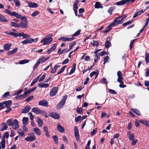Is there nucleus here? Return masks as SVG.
I'll list each match as a JSON object with an SVG mask.
<instances>
[{
  "instance_id": "f257e3e1",
  "label": "nucleus",
  "mask_w": 149,
  "mask_h": 149,
  "mask_svg": "<svg viewBox=\"0 0 149 149\" xmlns=\"http://www.w3.org/2000/svg\"><path fill=\"white\" fill-rule=\"evenodd\" d=\"M4 12L11 16H14L19 19L22 18V15L19 14L15 11H13L11 12L8 9H6L4 11Z\"/></svg>"
},
{
  "instance_id": "f03ea898",
  "label": "nucleus",
  "mask_w": 149,
  "mask_h": 149,
  "mask_svg": "<svg viewBox=\"0 0 149 149\" xmlns=\"http://www.w3.org/2000/svg\"><path fill=\"white\" fill-rule=\"evenodd\" d=\"M20 19H24V21H22L19 23V28L21 27L22 29L27 28L28 26V22L26 17L22 16V18Z\"/></svg>"
},
{
  "instance_id": "7ed1b4c3",
  "label": "nucleus",
  "mask_w": 149,
  "mask_h": 149,
  "mask_svg": "<svg viewBox=\"0 0 149 149\" xmlns=\"http://www.w3.org/2000/svg\"><path fill=\"white\" fill-rule=\"evenodd\" d=\"M67 98V95H65L63 97L61 101L57 104L56 106V108L58 109H60L61 108L63 107L64 105L65 102Z\"/></svg>"
},
{
  "instance_id": "20e7f679",
  "label": "nucleus",
  "mask_w": 149,
  "mask_h": 149,
  "mask_svg": "<svg viewBox=\"0 0 149 149\" xmlns=\"http://www.w3.org/2000/svg\"><path fill=\"white\" fill-rule=\"evenodd\" d=\"M136 0H122L119 1L118 2L115 3L114 5L118 6H123L126 4H129L130 2L132 3Z\"/></svg>"
},
{
  "instance_id": "39448f33",
  "label": "nucleus",
  "mask_w": 149,
  "mask_h": 149,
  "mask_svg": "<svg viewBox=\"0 0 149 149\" xmlns=\"http://www.w3.org/2000/svg\"><path fill=\"white\" fill-rule=\"evenodd\" d=\"M52 34H50L47 35L46 37H44V42L43 43V45L49 44L52 41Z\"/></svg>"
},
{
  "instance_id": "423d86ee",
  "label": "nucleus",
  "mask_w": 149,
  "mask_h": 149,
  "mask_svg": "<svg viewBox=\"0 0 149 149\" xmlns=\"http://www.w3.org/2000/svg\"><path fill=\"white\" fill-rule=\"evenodd\" d=\"M29 135H31L30 136H27L25 138V140L29 142H32L36 139L35 135L33 133H31L30 134H29Z\"/></svg>"
},
{
  "instance_id": "0eeeda50",
  "label": "nucleus",
  "mask_w": 149,
  "mask_h": 149,
  "mask_svg": "<svg viewBox=\"0 0 149 149\" xmlns=\"http://www.w3.org/2000/svg\"><path fill=\"white\" fill-rule=\"evenodd\" d=\"M17 36L19 37H22V38L24 39L29 38L30 36L27 34L23 32H17L16 33L15 38H16Z\"/></svg>"
},
{
  "instance_id": "6e6552de",
  "label": "nucleus",
  "mask_w": 149,
  "mask_h": 149,
  "mask_svg": "<svg viewBox=\"0 0 149 149\" xmlns=\"http://www.w3.org/2000/svg\"><path fill=\"white\" fill-rule=\"evenodd\" d=\"M32 111L38 115L42 114L45 112V111H43L42 110H40L38 108L35 107H33L32 109Z\"/></svg>"
},
{
  "instance_id": "1a4fd4ad",
  "label": "nucleus",
  "mask_w": 149,
  "mask_h": 149,
  "mask_svg": "<svg viewBox=\"0 0 149 149\" xmlns=\"http://www.w3.org/2000/svg\"><path fill=\"white\" fill-rule=\"evenodd\" d=\"M58 87L56 86H55L52 88L50 91V96L53 97L56 95L58 91Z\"/></svg>"
},
{
  "instance_id": "9d476101",
  "label": "nucleus",
  "mask_w": 149,
  "mask_h": 149,
  "mask_svg": "<svg viewBox=\"0 0 149 149\" xmlns=\"http://www.w3.org/2000/svg\"><path fill=\"white\" fill-rule=\"evenodd\" d=\"M11 126H12V129L14 130H16L19 127L18 121L16 119H15L14 120Z\"/></svg>"
},
{
  "instance_id": "9b49d317",
  "label": "nucleus",
  "mask_w": 149,
  "mask_h": 149,
  "mask_svg": "<svg viewBox=\"0 0 149 149\" xmlns=\"http://www.w3.org/2000/svg\"><path fill=\"white\" fill-rule=\"evenodd\" d=\"M49 116L55 119H59L60 118V115L56 112H51L49 114Z\"/></svg>"
},
{
  "instance_id": "f8f14e48",
  "label": "nucleus",
  "mask_w": 149,
  "mask_h": 149,
  "mask_svg": "<svg viewBox=\"0 0 149 149\" xmlns=\"http://www.w3.org/2000/svg\"><path fill=\"white\" fill-rule=\"evenodd\" d=\"M26 39L22 42L23 44H25L28 43H31L33 41V39L32 38H27Z\"/></svg>"
},
{
  "instance_id": "ddd939ff",
  "label": "nucleus",
  "mask_w": 149,
  "mask_h": 149,
  "mask_svg": "<svg viewBox=\"0 0 149 149\" xmlns=\"http://www.w3.org/2000/svg\"><path fill=\"white\" fill-rule=\"evenodd\" d=\"M38 104L39 105L46 107L48 106V103L44 99L40 101L39 102Z\"/></svg>"
},
{
  "instance_id": "4468645a",
  "label": "nucleus",
  "mask_w": 149,
  "mask_h": 149,
  "mask_svg": "<svg viewBox=\"0 0 149 149\" xmlns=\"http://www.w3.org/2000/svg\"><path fill=\"white\" fill-rule=\"evenodd\" d=\"M121 18V17H117L116 19H114L113 21L112 22V23H114L113 24L114 26L119 24H122V23L121 22V21L120 19H118Z\"/></svg>"
},
{
  "instance_id": "2eb2a0df",
  "label": "nucleus",
  "mask_w": 149,
  "mask_h": 149,
  "mask_svg": "<svg viewBox=\"0 0 149 149\" xmlns=\"http://www.w3.org/2000/svg\"><path fill=\"white\" fill-rule=\"evenodd\" d=\"M30 109L31 107L29 106H26L22 109V111H21V113H27L29 112Z\"/></svg>"
},
{
  "instance_id": "dca6fc26",
  "label": "nucleus",
  "mask_w": 149,
  "mask_h": 149,
  "mask_svg": "<svg viewBox=\"0 0 149 149\" xmlns=\"http://www.w3.org/2000/svg\"><path fill=\"white\" fill-rule=\"evenodd\" d=\"M29 6L31 8H36L38 7V5L35 2H29L28 3Z\"/></svg>"
},
{
  "instance_id": "f3484780",
  "label": "nucleus",
  "mask_w": 149,
  "mask_h": 149,
  "mask_svg": "<svg viewBox=\"0 0 149 149\" xmlns=\"http://www.w3.org/2000/svg\"><path fill=\"white\" fill-rule=\"evenodd\" d=\"M57 129L58 131L62 133H64L65 131L64 128L61 126L59 124L58 125Z\"/></svg>"
},
{
  "instance_id": "a211bd4d",
  "label": "nucleus",
  "mask_w": 149,
  "mask_h": 149,
  "mask_svg": "<svg viewBox=\"0 0 149 149\" xmlns=\"http://www.w3.org/2000/svg\"><path fill=\"white\" fill-rule=\"evenodd\" d=\"M3 105L5 104L6 107H10L12 104V101L10 100L5 101L3 102Z\"/></svg>"
},
{
  "instance_id": "6ab92c4d",
  "label": "nucleus",
  "mask_w": 149,
  "mask_h": 149,
  "mask_svg": "<svg viewBox=\"0 0 149 149\" xmlns=\"http://www.w3.org/2000/svg\"><path fill=\"white\" fill-rule=\"evenodd\" d=\"M17 48H14L13 50L8 51L7 53L8 56L11 55L15 53L17 51Z\"/></svg>"
},
{
  "instance_id": "aec40b11",
  "label": "nucleus",
  "mask_w": 149,
  "mask_h": 149,
  "mask_svg": "<svg viewBox=\"0 0 149 149\" xmlns=\"http://www.w3.org/2000/svg\"><path fill=\"white\" fill-rule=\"evenodd\" d=\"M76 42L74 41L69 44V49L67 51H66V52H67L71 50L72 49V47L76 44Z\"/></svg>"
},
{
  "instance_id": "412c9836",
  "label": "nucleus",
  "mask_w": 149,
  "mask_h": 149,
  "mask_svg": "<svg viewBox=\"0 0 149 149\" xmlns=\"http://www.w3.org/2000/svg\"><path fill=\"white\" fill-rule=\"evenodd\" d=\"M131 111L138 116H140L141 115L139 111L137 109L132 108Z\"/></svg>"
},
{
  "instance_id": "4be33fe9",
  "label": "nucleus",
  "mask_w": 149,
  "mask_h": 149,
  "mask_svg": "<svg viewBox=\"0 0 149 149\" xmlns=\"http://www.w3.org/2000/svg\"><path fill=\"white\" fill-rule=\"evenodd\" d=\"M38 86L40 88H47L49 86V84H45L43 82L39 83Z\"/></svg>"
},
{
  "instance_id": "5701e85b",
  "label": "nucleus",
  "mask_w": 149,
  "mask_h": 149,
  "mask_svg": "<svg viewBox=\"0 0 149 149\" xmlns=\"http://www.w3.org/2000/svg\"><path fill=\"white\" fill-rule=\"evenodd\" d=\"M56 44H54L52 45V47L48 50L47 53L50 54L51 52L54 51L56 49Z\"/></svg>"
},
{
  "instance_id": "b1692460",
  "label": "nucleus",
  "mask_w": 149,
  "mask_h": 149,
  "mask_svg": "<svg viewBox=\"0 0 149 149\" xmlns=\"http://www.w3.org/2000/svg\"><path fill=\"white\" fill-rule=\"evenodd\" d=\"M109 37L107 38V40L106 41L105 44V47L107 49H108L110 46H111V43L109 40H108V39L109 38Z\"/></svg>"
},
{
  "instance_id": "393cba45",
  "label": "nucleus",
  "mask_w": 149,
  "mask_h": 149,
  "mask_svg": "<svg viewBox=\"0 0 149 149\" xmlns=\"http://www.w3.org/2000/svg\"><path fill=\"white\" fill-rule=\"evenodd\" d=\"M49 58V57H48L47 58H45L44 57H42L40 58L38 60V62H39V64L41 63H42L43 62H45L46 60H47Z\"/></svg>"
},
{
  "instance_id": "a878e982",
  "label": "nucleus",
  "mask_w": 149,
  "mask_h": 149,
  "mask_svg": "<svg viewBox=\"0 0 149 149\" xmlns=\"http://www.w3.org/2000/svg\"><path fill=\"white\" fill-rule=\"evenodd\" d=\"M11 45V44L10 43H6L3 46L4 50L6 51L9 50L10 49Z\"/></svg>"
},
{
  "instance_id": "bb28decb",
  "label": "nucleus",
  "mask_w": 149,
  "mask_h": 149,
  "mask_svg": "<svg viewBox=\"0 0 149 149\" xmlns=\"http://www.w3.org/2000/svg\"><path fill=\"white\" fill-rule=\"evenodd\" d=\"M95 7V8L98 9L99 8H102L103 6L101 4L100 2H96L94 6Z\"/></svg>"
},
{
  "instance_id": "cd10ccee",
  "label": "nucleus",
  "mask_w": 149,
  "mask_h": 149,
  "mask_svg": "<svg viewBox=\"0 0 149 149\" xmlns=\"http://www.w3.org/2000/svg\"><path fill=\"white\" fill-rule=\"evenodd\" d=\"M37 122L38 123V125L39 127H41L43 124V122L40 118L38 117L37 118Z\"/></svg>"
},
{
  "instance_id": "c85d7f7f",
  "label": "nucleus",
  "mask_w": 149,
  "mask_h": 149,
  "mask_svg": "<svg viewBox=\"0 0 149 149\" xmlns=\"http://www.w3.org/2000/svg\"><path fill=\"white\" fill-rule=\"evenodd\" d=\"M0 21L7 22H8V20L2 15L0 14Z\"/></svg>"
},
{
  "instance_id": "c756f323",
  "label": "nucleus",
  "mask_w": 149,
  "mask_h": 149,
  "mask_svg": "<svg viewBox=\"0 0 149 149\" xmlns=\"http://www.w3.org/2000/svg\"><path fill=\"white\" fill-rule=\"evenodd\" d=\"M29 119L28 118L26 117H24L23 118L22 123L24 125H26L28 123V121Z\"/></svg>"
},
{
  "instance_id": "7c9ffc66",
  "label": "nucleus",
  "mask_w": 149,
  "mask_h": 149,
  "mask_svg": "<svg viewBox=\"0 0 149 149\" xmlns=\"http://www.w3.org/2000/svg\"><path fill=\"white\" fill-rule=\"evenodd\" d=\"M2 128L0 129L1 131H3L4 130H7L8 128L7 125L5 123H2Z\"/></svg>"
},
{
  "instance_id": "2f4dec72",
  "label": "nucleus",
  "mask_w": 149,
  "mask_h": 149,
  "mask_svg": "<svg viewBox=\"0 0 149 149\" xmlns=\"http://www.w3.org/2000/svg\"><path fill=\"white\" fill-rule=\"evenodd\" d=\"M33 131L37 134L39 136L41 134V131L37 127H35L33 129Z\"/></svg>"
},
{
  "instance_id": "473e14b6",
  "label": "nucleus",
  "mask_w": 149,
  "mask_h": 149,
  "mask_svg": "<svg viewBox=\"0 0 149 149\" xmlns=\"http://www.w3.org/2000/svg\"><path fill=\"white\" fill-rule=\"evenodd\" d=\"M144 12V11H143V10H142L136 12L134 14V15L133 16V18H135L136 17L138 16L141 13H143Z\"/></svg>"
},
{
  "instance_id": "72a5a7b5",
  "label": "nucleus",
  "mask_w": 149,
  "mask_h": 149,
  "mask_svg": "<svg viewBox=\"0 0 149 149\" xmlns=\"http://www.w3.org/2000/svg\"><path fill=\"white\" fill-rule=\"evenodd\" d=\"M115 9V7L114 6H111L108 9L107 11L110 15H111L112 14V12Z\"/></svg>"
},
{
  "instance_id": "f704fd0d",
  "label": "nucleus",
  "mask_w": 149,
  "mask_h": 149,
  "mask_svg": "<svg viewBox=\"0 0 149 149\" xmlns=\"http://www.w3.org/2000/svg\"><path fill=\"white\" fill-rule=\"evenodd\" d=\"M145 61L146 63L148 64L149 63V53L147 52L146 53Z\"/></svg>"
},
{
  "instance_id": "c9c22d12",
  "label": "nucleus",
  "mask_w": 149,
  "mask_h": 149,
  "mask_svg": "<svg viewBox=\"0 0 149 149\" xmlns=\"http://www.w3.org/2000/svg\"><path fill=\"white\" fill-rule=\"evenodd\" d=\"M91 45L94 46H98L99 45V43L96 40H94L92 42H91Z\"/></svg>"
},
{
  "instance_id": "e433bc0d",
  "label": "nucleus",
  "mask_w": 149,
  "mask_h": 149,
  "mask_svg": "<svg viewBox=\"0 0 149 149\" xmlns=\"http://www.w3.org/2000/svg\"><path fill=\"white\" fill-rule=\"evenodd\" d=\"M10 23V25L11 26H14L17 28H19V24L13 22H11Z\"/></svg>"
},
{
  "instance_id": "4c0bfd02",
  "label": "nucleus",
  "mask_w": 149,
  "mask_h": 149,
  "mask_svg": "<svg viewBox=\"0 0 149 149\" xmlns=\"http://www.w3.org/2000/svg\"><path fill=\"white\" fill-rule=\"evenodd\" d=\"M29 61V60L27 59H24L20 61H19V64H23L26 63H28Z\"/></svg>"
},
{
  "instance_id": "58836bf2",
  "label": "nucleus",
  "mask_w": 149,
  "mask_h": 149,
  "mask_svg": "<svg viewBox=\"0 0 149 149\" xmlns=\"http://www.w3.org/2000/svg\"><path fill=\"white\" fill-rule=\"evenodd\" d=\"M10 92H7L4 93L2 95V97L3 98H6L9 96H10Z\"/></svg>"
},
{
  "instance_id": "ea45409f",
  "label": "nucleus",
  "mask_w": 149,
  "mask_h": 149,
  "mask_svg": "<svg viewBox=\"0 0 149 149\" xmlns=\"http://www.w3.org/2000/svg\"><path fill=\"white\" fill-rule=\"evenodd\" d=\"M81 31L79 30L76 31L74 34L72 35V37H74L78 36L80 34Z\"/></svg>"
},
{
  "instance_id": "a19ab883",
  "label": "nucleus",
  "mask_w": 149,
  "mask_h": 149,
  "mask_svg": "<svg viewBox=\"0 0 149 149\" xmlns=\"http://www.w3.org/2000/svg\"><path fill=\"white\" fill-rule=\"evenodd\" d=\"M66 67L67 66L66 65H65L59 71L57 72V74L58 75L62 73L64 71Z\"/></svg>"
},
{
  "instance_id": "79ce46f5",
  "label": "nucleus",
  "mask_w": 149,
  "mask_h": 149,
  "mask_svg": "<svg viewBox=\"0 0 149 149\" xmlns=\"http://www.w3.org/2000/svg\"><path fill=\"white\" fill-rule=\"evenodd\" d=\"M5 139L4 138H3L1 142V147L3 149H4L5 147Z\"/></svg>"
},
{
  "instance_id": "37998d69",
  "label": "nucleus",
  "mask_w": 149,
  "mask_h": 149,
  "mask_svg": "<svg viewBox=\"0 0 149 149\" xmlns=\"http://www.w3.org/2000/svg\"><path fill=\"white\" fill-rule=\"evenodd\" d=\"M25 97L24 95L23 94L21 95H19L16 96L15 98L17 100H19L21 99L22 98H24Z\"/></svg>"
},
{
  "instance_id": "c03bdc74",
  "label": "nucleus",
  "mask_w": 149,
  "mask_h": 149,
  "mask_svg": "<svg viewBox=\"0 0 149 149\" xmlns=\"http://www.w3.org/2000/svg\"><path fill=\"white\" fill-rule=\"evenodd\" d=\"M13 122L12 119H9L6 121V123L9 126H11Z\"/></svg>"
},
{
  "instance_id": "a18cd8bd",
  "label": "nucleus",
  "mask_w": 149,
  "mask_h": 149,
  "mask_svg": "<svg viewBox=\"0 0 149 149\" xmlns=\"http://www.w3.org/2000/svg\"><path fill=\"white\" fill-rule=\"evenodd\" d=\"M137 39H134L133 40H132L131 41L130 43V50H132V47H133V43Z\"/></svg>"
},
{
  "instance_id": "49530a36",
  "label": "nucleus",
  "mask_w": 149,
  "mask_h": 149,
  "mask_svg": "<svg viewBox=\"0 0 149 149\" xmlns=\"http://www.w3.org/2000/svg\"><path fill=\"white\" fill-rule=\"evenodd\" d=\"M74 136L79 135V132L78 129L77 127L76 126H75L74 127Z\"/></svg>"
},
{
  "instance_id": "de8ad7c7",
  "label": "nucleus",
  "mask_w": 149,
  "mask_h": 149,
  "mask_svg": "<svg viewBox=\"0 0 149 149\" xmlns=\"http://www.w3.org/2000/svg\"><path fill=\"white\" fill-rule=\"evenodd\" d=\"M83 110V109L81 107L79 108L78 107L76 109V111L78 114H82Z\"/></svg>"
},
{
  "instance_id": "09e8293b",
  "label": "nucleus",
  "mask_w": 149,
  "mask_h": 149,
  "mask_svg": "<svg viewBox=\"0 0 149 149\" xmlns=\"http://www.w3.org/2000/svg\"><path fill=\"white\" fill-rule=\"evenodd\" d=\"M113 24L114 23H111L106 28V29L107 30H109V31L111 29V26H114Z\"/></svg>"
},
{
  "instance_id": "8fccbe9b",
  "label": "nucleus",
  "mask_w": 149,
  "mask_h": 149,
  "mask_svg": "<svg viewBox=\"0 0 149 149\" xmlns=\"http://www.w3.org/2000/svg\"><path fill=\"white\" fill-rule=\"evenodd\" d=\"M13 1L16 6L18 7L20 6V3L19 0H13Z\"/></svg>"
},
{
  "instance_id": "3c124183",
  "label": "nucleus",
  "mask_w": 149,
  "mask_h": 149,
  "mask_svg": "<svg viewBox=\"0 0 149 149\" xmlns=\"http://www.w3.org/2000/svg\"><path fill=\"white\" fill-rule=\"evenodd\" d=\"M134 135L133 133L129 134V139L130 141H132L134 139Z\"/></svg>"
},
{
  "instance_id": "603ef678",
  "label": "nucleus",
  "mask_w": 149,
  "mask_h": 149,
  "mask_svg": "<svg viewBox=\"0 0 149 149\" xmlns=\"http://www.w3.org/2000/svg\"><path fill=\"white\" fill-rule=\"evenodd\" d=\"M134 20H131L129 21L126 22H125L123 23L122 26H126L127 25H128L130 24L132 22H133Z\"/></svg>"
},
{
  "instance_id": "864d4df0",
  "label": "nucleus",
  "mask_w": 149,
  "mask_h": 149,
  "mask_svg": "<svg viewBox=\"0 0 149 149\" xmlns=\"http://www.w3.org/2000/svg\"><path fill=\"white\" fill-rule=\"evenodd\" d=\"M108 90L110 94L114 95L117 94L116 92L114 90L109 89H108Z\"/></svg>"
},
{
  "instance_id": "5fc2aeb1",
  "label": "nucleus",
  "mask_w": 149,
  "mask_h": 149,
  "mask_svg": "<svg viewBox=\"0 0 149 149\" xmlns=\"http://www.w3.org/2000/svg\"><path fill=\"white\" fill-rule=\"evenodd\" d=\"M53 138L54 140L55 143L56 144H57L58 143V137L56 135L53 136Z\"/></svg>"
},
{
  "instance_id": "6e6d98bb",
  "label": "nucleus",
  "mask_w": 149,
  "mask_h": 149,
  "mask_svg": "<svg viewBox=\"0 0 149 149\" xmlns=\"http://www.w3.org/2000/svg\"><path fill=\"white\" fill-rule=\"evenodd\" d=\"M31 92L28 89L23 94L24 95V97H27V96L29 95V93Z\"/></svg>"
},
{
  "instance_id": "4d7b16f0",
  "label": "nucleus",
  "mask_w": 149,
  "mask_h": 149,
  "mask_svg": "<svg viewBox=\"0 0 149 149\" xmlns=\"http://www.w3.org/2000/svg\"><path fill=\"white\" fill-rule=\"evenodd\" d=\"M34 97L33 95H31L29 97L25 100V102H28L31 101L33 98Z\"/></svg>"
},
{
  "instance_id": "13d9d810",
  "label": "nucleus",
  "mask_w": 149,
  "mask_h": 149,
  "mask_svg": "<svg viewBox=\"0 0 149 149\" xmlns=\"http://www.w3.org/2000/svg\"><path fill=\"white\" fill-rule=\"evenodd\" d=\"M40 13V12L38 11H34L31 14V16L34 17Z\"/></svg>"
},
{
  "instance_id": "bf43d9fd",
  "label": "nucleus",
  "mask_w": 149,
  "mask_h": 149,
  "mask_svg": "<svg viewBox=\"0 0 149 149\" xmlns=\"http://www.w3.org/2000/svg\"><path fill=\"white\" fill-rule=\"evenodd\" d=\"M58 40H62L63 41H67V37H61L58 39Z\"/></svg>"
},
{
  "instance_id": "052dcab7",
  "label": "nucleus",
  "mask_w": 149,
  "mask_h": 149,
  "mask_svg": "<svg viewBox=\"0 0 149 149\" xmlns=\"http://www.w3.org/2000/svg\"><path fill=\"white\" fill-rule=\"evenodd\" d=\"M23 91L22 89H20L18 91H17V92L14 93L13 94V95H18L20 94Z\"/></svg>"
},
{
  "instance_id": "680f3d73",
  "label": "nucleus",
  "mask_w": 149,
  "mask_h": 149,
  "mask_svg": "<svg viewBox=\"0 0 149 149\" xmlns=\"http://www.w3.org/2000/svg\"><path fill=\"white\" fill-rule=\"evenodd\" d=\"M46 76V75L45 74H44L43 75H42L41 78L39 79V81L41 82L43 81L45 77Z\"/></svg>"
},
{
  "instance_id": "e2e57ef3",
  "label": "nucleus",
  "mask_w": 149,
  "mask_h": 149,
  "mask_svg": "<svg viewBox=\"0 0 149 149\" xmlns=\"http://www.w3.org/2000/svg\"><path fill=\"white\" fill-rule=\"evenodd\" d=\"M97 132V129H94L91 132V136H94Z\"/></svg>"
},
{
  "instance_id": "0e129e2a",
  "label": "nucleus",
  "mask_w": 149,
  "mask_h": 149,
  "mask_svg": "<svg viewBox=\"0 0 149 149\" xmlns=\"http://www.w3.org/2000/svg\"><path fill=\"white\" fill-rule=\"evenodd\" d=\"M132 142V146H134L137 143V142L138 141V140L137 139H134L133 140Z\"/></svg>"
},
{
  "instance_id": "69168bd1",
  "label": "nucleus",
  "mask_w": 149,
  "mask_h": 149,
  "mask_svg": "<svg viewBox=\"0 0 149 149\" xmlns=\"http://www.w3.org/2000/svg\"><path fill=\"white\" fill-rule=\"evenodd\" d=\"M120 84L119 85V86L121 88H124L126 86V85H124V82L123 81L120 82Z\"/></svg>"
},
{
  "instance_id": "338daca9",
  "label": "nucleus",
  "mask_w": 149,
  "mask_h": 149,
  "mask_svg": "<svg viewBox=\"0 0 149 149\" xmlns=\"http://www.w3.org/2000/svg\"><path fill=\"white\" fill-rule=\"evenodd\" d=\"M123 79V77L122 76H118V78L117 79V81L118 82H120L122 81V79Z\"/></svg>"
},
{
  "instance_id": "774afa93",
  "label": "nucleus",
  "mask_w": 149,
  "mask_h": 149,
  "mask_svg": "<svg viewBox=\"0 0 149 149\" xmlns=\"http://www.w3.org/2000/svg\"><path fill=\"white\" fill-rule=\"evenodd\" d=\"M81 118V117L79 115L77 116L76 118H75V121L76 122H78L79 120H80Z\"/></svg>"
}]
</instances>
